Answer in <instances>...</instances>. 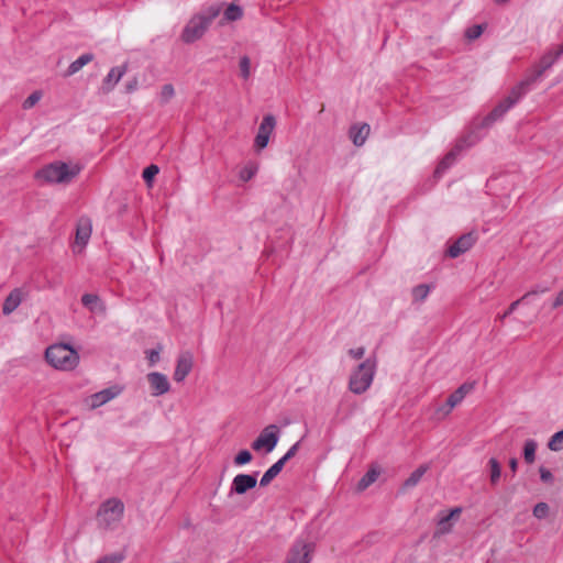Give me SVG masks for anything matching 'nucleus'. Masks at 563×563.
<instances>
[{
    "label": "nucleus",
    "mask_w": 563,
    "mask_h": 563,
    "mask_svg": "<svg viewBox=\"0 0 563 563\" xmlns=\"http://www.w3.org/2000/svg\"><path fill=\"white\" fill-rule=\"evenodd\" d=\"M219 5H210L199 13L194 14L183 29L180 40L186 44L195 43L200 40L213 20L220 14Z\"/></svg>",
    "instance_id": "1"
},
{
    "label": "nucleus",
    "mask_w": 563,
    "mask_h": 563,
    "mask_svg": "<svg viewBox=\"0 0 563 563\" xmlns=\"http://www.w3.org/2000/svg\"><path fill=\"white\" fill-rule=\"evenodd\" d=\"M81 169V165L77 163L68 164L62 161H55L37 170L36 178L52 185H67L80 174Z\"/></svg>",
    "instance_id": "2"
},
{
    "label": "nucleus",
    "mask_w": 563,
    "mask_h": 563,
    "mask_svg": "<svg viewBox=\"0 0 563 563\" xmlns=\"http://www.w3.org/2000/svg\"><path fill=\"white\" fill-rule=\"evenodd\" d=\"M46 361L55 368L70 371L75 368L79 362V355L68 344H53L46 349Z\"/></svg>",
    "instance_id": "3"
},
{
    "label": "nucleus",
    "mask_w": 563,
    "mask_h": 563,
    "mask_svg": "<svg viewBox=\"0 0 563 563\" xmlns=\"http://www.w3.org/2000/svg\"><path fill=\"white\" fill-rule=\"evenodd\" d=\"M375 374V362L371 358L361 363L352 373L349 380V388L352 393L361 395L365 393Z\"/></svg>",
    "instance_id": "4"
},
{
    "label": "nucleus",
    "mask_w": 563,
    "mask_h": 563,
    "mask_svg": "<svg viewBox=\"0 0 563 563\" xmlns=\"http://www.w3.org/2000/svg\"><path fill=\"white\" fill-rule=\"evenodd\" d=\"M123 514L124 504L119 498H109L98 509V525L106 529L113 528L121 521Z\"/></svg>",
    "instance_id": "5"
},
{
    "label": "nucleus",
    "mask_w": 563,
    "mask_h": 563,
    "mask_svg": "<svg viewBox=\"0 0 563 563\" xmlns=\"http://www.w3.org/2000/svg\"><path fill=\"white\" fill-rule=\"evenodd\" d=\"M528 90L520 84L516 85L509 95L501 100L484 119L483 126H490L496 121L500 120L509 109H511Z\"/></svg>",
    "instance_id": "6"
},
{
    "label": "nucleus",
    "mask_w": 563,
    "mask_h": 563,
    "mask_svg": "<svg viewBox=\"0 0 563 563\" xmlns=\"http://www.w3.org/2000/svg\"><path fill=\"white\" fill-rule=\"evenodd\" d=\"M562 55L563 44L559 45L554 51L545 53L541 57L539 64L533 68L532 73L519 84L529 91L531 87L543 76L544 71L548 70Z\"/></svg>",
    "instance_id": "7"
},
{
    "label": "nucleus",
    "mask_w": 563,
    "mask_h": 563,
    "mask_svg": "<svg viewBox=\"0 0 563 563\" xmlns=\"http://www.w3.org/2000/svg\"><path fill=\"white\" fill-rule=\"evenodd\" d=\"M280 438V430L276 424L265 427L260 435L253 441L252 449L256 452H272L277 445Z\"/></svg>",
    "instance_id": "8"
},
{
    "label": "nucleus",
    "mask_w": 563,
    "mask_h": 563,
    "mask_svg": "<svg viewBox=\"0 0 563 563\" xmlns=\"http://www.w3.org/2000/svg\"><path fill=\"white\" fill-rule=\"evenodd\" d=\"M92 233V223L90 218L80 217L76 224L75 241L73 245L74 253H81L88 244Z\"/></svg>",
    "instance_id": "9"
},
{
    "label": "nucleus",
    "mask_w": 563,
    "mask_h": 563,
    "mask_svg": "<svg viewBox=\"0 0 563 563\" xmlns=\"http://www.w3.org/2000/svg\"><path fill=\"white\" fill-rule=\"evenodd\" d=\"M471 145L472 143H468L467 139L459 140L454 147L440 161L434 170V176L440 178L451 166L455 164L460 154Z\"/></svg>",
    "instance_id": "10"
},
{
    "label": "nucleus",
    "mask_w": 563,
    "mask_h": 563,
    "mask_svg": "<svg viewBox=\"0 0 563 563\" xmlns=\"http://www.w3.org/2000/svg\"><path fill=\"white\" fill-rule=\"evenodd\" d=\"M474 389V383H464L454 390L446 399V402L437 409V413L441 417L448 416L454 407L462 402L467 394Z\"/></svg>",
    "instance_id": "11"
},
{
    "label": "nucleus",
    "mask_w": 563,
    "mask_h": 563,
    "mask_svg": "<svg viewBox=\"0 0 563 563\" xmlns=\"http://www.w3.org/2000/svg\"><path fill=\"white\" fill-rule=\"evenodd\" d=\"M313 552V544L302 540H296L290 548L286 563H310Z\"/></svg>",
    "instance_id": "12"
},
{
    "label": "nucleus",
    "mask_w": 563,
    "mask_h": 563,
    "mask_svg": "<svg viewBox=\"0 0 563 563\" xmlns=\"http://www.w3.org/2000/svg\"><path fill=\"white\" fill-rule=\"evenodd\" d=\"M275 126H276L275 117L272 114H266L263 118V120L258 126L257 134L254 139V147L256 151H262L268 145L269 137H271Z\"/></svg>",
    "instance_id": "13"
},
{
    "label": "nucleus",
    "mask_w": 563,
    "mask_h": 563,
    "mask_svg": "<svg viewBox=\"0 0 563 563\" xmlns=\"http://www.w3.org/2000/svg\"><path fill=\"white\" fill-rule=\"evenodd\" d=\"M476 241L477 234L475 232L464 233L449 246L446 255L451 258H456L467 252Z\"/></svg>",
    "instance_id": "14"
},
{
    "label": "nucleus",
    "mask_w": 563,
    "mask_h": 563,
    "mask_svg": "<svg viewBox=\"0 0 563 563\" xmlns=\"http://www.w3.org/2000/svg\"><path fill=\"white\" fill-rule=\"evenodd\" d=\"M194 365V356L191 352L185 351L179 354L177 364L174 372V379L176 382H183L188 374L191 372Z\"/></svg>",
    "instance_id": "15"
},
{
    "label": "nucleus",
    "mask_w": 563,
    "mask_h": 563,
    "mask_svg": "<svg viewBox=\"0 0 563 563\" xmlns=\"http://www.w3.org/2000/svg\"><path fill=\"white\" fill-rule=\"evenodd\" d=\"M147 380L151 386L152 395L153 396H162L169 391L170 384L168 382V378L166 375L158 373V372H152L147 374Z\"/></svg>",
    "instance_id": "16"
},
{
    "label": "nucleus",
    "mask_w": 563,
    "mask_h": 563,
    "mask_svg": "<svg viewBox=\"0 0 563 563\" xmlns=\"http://www.w3.org/2000/svg\"><path fill=\"white\" fill-rule=\"evenodd\" d=\"M257 484L256 474H238L231 484V493L243 495Z\"/></svg>",
    "instance_id": "17"
},
{
    "label": "nucleus",
    "mask_w": 563,
    "mask_h": 563,
    "mask_svg": "<svg viewBox=\"0 0 563 563\" xmlns=\"http://www.w3.org/2000/svg\"><path fill=\"white\" fill-rule=\"evenodd\" d=\"M371 128L367 123H355L349 130V137L355 146H362L367 140Z\"/></svg>",
    "instance_id": "18"
},
{
    "label": "nucleus",
    "mask_w": 563,
    "mask_h": 563,
    "mask_svg": "<svg viewBox=\"0 0 563 563\" xmlns=\"http://www.w3.org/2000/svg\"><path fill=\"white\" fill-rule=\"evenodd\" d=\"M126 69H128L126 65L112 67L109 70L108 75L103 79L102 90L104 92L111 91L114 88V86L121 80V78L124 76V74L126 73Z\"/></svg>",
    "instance_id": "19"
},
{
    "label": "nucleus",
    "mask_w": 563,
    "mask_h": 563,
    "mask_svg": "<svg viewBox=\"0 0 563 563\" xmlns=\"http://www.w3.org/2000/svg\"><path fill=\"white\" fill-rule=\"evenodd\" d=\"M24 292L21 288L13 289L8 297L5 298L3 306H2V312L3 314L8 316L12 313L23 301L24 299Z\"/></svg>",
    "instance_id": "20"
},
{
    "label": "nucleus",
    "mask_w": 563,
    "mask_h": 563,
    "mask_svg": "<svg viewBox=\"0 0 563 563\" xmlns=\"http://www.w3.org/2000/svg\"><path fill=\"white\" fill-rule=\"evenodd\" d=\"M462 512V509L460 507L453 508L448 515H444L440 517L438 520V528L435 531V536H442L451 532L452 530V522L451 520L454 517H457Z\"/></svg>",
    "instance_id": "21"
},
{
    "label": "nucleus",
    "mask_w": 563,
    "mask_h": 563,
    "mask_svg": "<svg viewBox=\"0 0 563 563\" xmlns=\"http://www.w3.org/2000/svg\"><path fill=\"white\" fill-rule=\"evenodd\" d=\"M120 390L112 387V388H106L99 393H96L91 396V407L92 408H97V407H100L104 404H107L108 401H110L111 399H113L114 397H117L119 395Z\"/></svg>",
    "instance_id": "22"
},
{
    "label": "nucleus",
    "mask_w": 563,
    "mask_h": 563,
    "mask_svg": "<svg viewBox=\"0 0 563 563\" xmlns=\"http://www.w3.org/2000/svg\"><path fill=\"white\" fill-rule=\"evenodd\" d=\"M82 305L93 313H103L106 307L97 295L85 294L81 297Z\"/></svg>",
    "instance_id": "23"
},
{
    "label": "nucleus",
    "mask_w": 563,
    "mask_h": 563,
    "mask_svg": "<svg viewBox=\"0 0 563 563\" xmlns=\"http://www.w3.org/2000/svg\"><path fill=\"white\" fill-rule=\"evenodd\" d=\"M379 470L375 466L371 467L366 474L358 481L356 485L357 492H363L375 483L379 476Z\"/></svg>",
    "instance_id": "24"
},
{
    "label": "nucleus",
    "mask_w": 563,
    "mask_h": 563,
    "mask_svg": "<svg viewBox=\"0 0 563 563\" xmlns=\"http://www.w3.org/2000/svg\"><path fill=\"white\" fill-rule=\"evenodd\" d=\"M93 59V55L90 53H86L80 55L76 60H74L67 69L66 76H71L78 73L84 66L89 64Z\"/></svg>",
    "instance_id": "25"
},
{
    "label": "nucleus",
    "mask_w": 563,
    "mask_h": 563,
    "mask_svg": "<svg viewBox=\"0 0 563 563\" xmlns=\"http://www.w3.org/2000/svg\"><path fill=\"white\" fill-rule=\"evenodd\" d=\"M548 289L547 288H537V289H533L531 291H528L527 294H525L520 299L514 301L509 308L504 312V314L500 317L501 319H505L507 318L509 314H511L516 309L517 307L521 303V302H527L528 299L534 295H539V294H543Z\"/></svg>",
    "instance_id": "26"
},
{
    "label": "nucleus",
    "mask_w": 563,
    "mask_h": 563,
    "mask_svg": "<svg viewBox=\"0 0 563 563\" xmlns=\"http://www.w3.org/2000/svg\"><path fill=\"white\" fill-rule=\"evenodd\" d=\"M283 462H275L262 476L260 481L261 486H267L283 470Z\"/></svg>",
    "instance_id": "27"
},
{
    "label": "nucleus",
    "mask_w": 563,
    "mask_h": 563,
    "mask_svg": "<svg viewBox=\"0 0 563 563\" xmlns=\"http://www.w3.org/2000/svg\"><path fill=\"white\" fill-rule=\"evenodd\" d=\"M427 470V465H420L417 470H415L410 474V476L404 482L402 489L405 490L407 488L415 487L420 482Z\"/></svg>",
    "instance_id": "28"
},
{
    "label": "nucleus",
    "mask_w": 563,
    "mask_h": 563,
    "mask_svg": "<svg viewBox=\"0 0 563 563\" xmlns=\"http://www.w3.org/2000/svg\"><path fill=\"white\" fill-rule=\"evenodd\" d=\"M489 481L492 485H497L501 476V466L497 459L492 457L488 461Z\"/></svg>",
    "instance_id": "29"
},
{
    "label": "nucleus",
    "mask_w": 563,
    "mask_h": 563,
    "mask_svg": "<svg viewBox=\"0 0 563 563\" xmlns=\"http://www.w3.org/2000/svg\"><path fill=\"white\" fill-rule=\"evenodd\" d=\"M537 442L532 439H529L525 442L523 446V459L526 463L531 464L536 460V450H537Z\"/></svg>",
    "instance_id": "30"
},
{
    "label": "nucleus",
    "mask_w": 563,
    "mask_h": 563,
    "mask_svg": "<svg viewBox=\"0 0 563 563\" xmlns=\"http://www.w3.org/2000/svg\"><path fill=\"white\" fill-rule=\"evenodd\" d=\"M258 172V165L254 162H249L241 170H240V179L244 183L251 180L256 173Z\"/></svg>",
    "instance_id": "31"
},
{
    "label": "nucleus",
    "mask_w": 563,
    "mask_h": 563,
    "mask_svg": "<svg viewBox=\"0 0 563 563\" xmlns=\"http://www.w3.org/2000/svg\"><path fill=\"white\" fill-rule=\"evenodd\" d=\"M224 19L227 21H238L243 16V10L241 7L231 3L225 10H224Z\"/></svg>",
    "instance_id": "32"
},
{
    "label": "nucleus",
    "mask_w": 563,
    "mask_h": 563,
    "mask_svg": "<svg viewBox=\"0 0 563 563\" xmlns=\"http://www.w3.org/2000/svg\"><path fill=\"white\" fill-rule=\"evenodd\" d=\"M430 292V287L426 284H420L412 289V298L415 301H423Z\"/></svg>",
    "instance_id": "33"
},
{
    "label": "nucleus",
    "mask_w": 563,
    "mask_h": 563,
    "mask_svg": "<svg viewBox=\"0 0 563 563\" xmlns=\"http://www.w3.org/2000/svg\"><path fill=\"white\" fill-rule=\"evenodd\" d=\"M240 76L247 80L251 76V59L247 56H242L239 63Z\"/></svg>",
    "instance_id": "34"
},
{
    "label": "nucleus",
    "mask_w": 563,
    "mask_h": 563,
    "mask_svg": "<svg viewBox=\"0 0 563 563\" xmlns=\"http://www.w3.org/2000/svg\"><path fill=\"white\" fill-rule=\"evenodd\" d=\"M562 442H563V430L561 431H558L556 433H554L549 443H548V448L551 450V451H560L562 449Z\"/></svg>",
    "instance_id": "35"
},
{
    "label": "nucleus",
    "mask_w": 563,
    "mask_h": 563,
    "mask_svg": "<svg viewBox=\"0 0 563 563\" xmlns=\"http://www.w3.org/2000/svg\"><path fill=\"white\" fill-rule=\"evenodd\" d=\"M175 95V89L173 85L166 84L162 87L159 92V100L162 103H167Z\"/></svg>",
    "instance_id": "36"
},
{
    "label": "nucleus",
    "mask_w": 563,
    "mask_h": 563,
    "mask_svg": "<svg viewBox=\"0 0 563 563\" xmlns=\"http://www.w3.org/2000/svg\"><path fill=\"white\" fill-rule=\"evenodd\" d=\"M42 98V92L40 90L33 91L24 101L23 109L33 108Z\"/></svg>",
    "instance_id": "37"
},
{
    "label": "nucleus",
    "mask_w": 563,
    "mask_h": 563,
    "mask_svg": "<svg viewBox=\"0 0 563 563\" xmlns=\"http://www.w3.org/2000/svg\"><path fill=\"white\" fill-rule=\"evenodd\" d=\"M252 461V454L247 450L240 451L234 457V463L236 465H244Z\"/></svg>",
    "instance_id": "38"
},
{
    "label": "nucleus",
    "mask_w": 563,
    "mask_h": 563,
    "mask_svg": "<svg viewBox=\"0 0 563 563\" xmlns=\"http://www.w3.org/2000/svg\"><path fill=\"white\" fill-rule=\"evenodd\" d=\"M549 514V506L545 503H538L533 508V516L538 519H543Z\"/></svg>",
    "instance_id": "39"
},
{
    "label": "nucleus",
    "mask_w": 563,
    "mask_h": 563,
    "mask_svg": "<svg viewBox=\"0 0 563 563\" xmlns=\"http://www.w3.org/2000/svg\"><path fill=\"white\" fill-rule=\"evenodd\" d=\"M483 31L484 29L481 24H475L466 30L465 36L471 41L476 40L482 35Z\"/></svg>",
    "instance_id": "40"
},
{
    "label": "nucleus",
    "mask_w": 563,
    "mask_h": 563,
    "mask_svg": "<svg viewBox=\"0 0 563 563\" xmlns=\"http://www.w3.org/2000/svg\"><path fill=\"white\" fill-rule=\"evenodd\" d=\"M123 560H124L123 554L113 553V554L102 556L96 563H122Z\"/></svg>",
    "instance_id": "41"
},
{
    "label": "nucleus",
    "mask_w": 563,
    "mask_h": 563,
    "mask_svg": "<svg viewBox=\"0 0 563 563\" xmlns=\"http://www.w3.org/2000/svg\"><path fill=\"white\" fill-rule=\"evenodd\" d=\"M159 168L156 165H150L143 170V179L146 183H151L152 179L158 174Z\"/></svg>",
    "instance_id": "42"
},
{
    "label": "nucleus",
    "mask_w": 563,
    "mask_h": 563,
    "mask_svg": "<svg viewBox=\"0 0 563 563\" xmlns=\"http://www.w3.org/2000/svg\"><path fill=\"white\" fill-rule=\"evenodd\" d=\"M300 442H296L294 445L289 448V450L282 456L278 461L283 462L285 466L286 462H288L291 457H294L299 449Z\"/></svg>",
    "instance_id": "43"
},
{
    "label": "nucleus",
    "mask_w": 563,
    "mask_h": 563,
    "mask_svg": "<svg viewBox=\"0 0 563 563\" xmlns=\"http://www.w3.org/2000/svg\"><path fill=\"white\" fill-rule=\"evenodd\" d=\"M539 473H540V479L543 483H547V484H552L553 483L554 477H553L552 473L548 468L541 466L539 468Z\"/></svg>",
    "instance_id": "44"
},
{
    "label": "nucleus",
    "mask_w": 563,
    "mask_h": 563,
    "mask_svg": "<svg viewBox=\"0 0 563 563\" xmlns=\"http://www.w3.org/2000/svg\"><path fill=\"white\" fill-rule=\"evenodd\" d=\"M349 355L354 360H361L365 354V349L363 346L354 347L349 350Z\"/></svg>",
    "instance_id": "45"
},
{
    "label": "nucleus",
    "mask_w": 563,
    "mask_h": 563,
    "mask_svg": "<svg viewBox=\"0 0 563 563\" xmlns=\"http://www.w3.org/2000/svg\"><path fill=\"white\" fill-rule=\"evenodd\" d=\"M147 358L151 365H154L159 360V351L150 350L147 352Z\"/></svg>",
    "instance_id": "46"
},
{
    "label": "nucleus",
    "mask_w": 563,
    "mask_h": 563,
    "mask_svg": "<svg viewBox=\"0 0 563 563\" xmlns=\"http://www.w3.org/2000/svg\"><path fill=\"white\" fill-rule=\"evenodd\" d=\"M563 305V289L558 294L554 301L552 302V308H558Z\"/></svg>",
    "instance_id": "47"
},
{
    "label": "nucleus",
    "mask_w": 563,
    "mask_h": 563,
    "mask_svg": "<svg viewBox=\"0 0 563 563\" xmlns=\"http://www.w3.org/2000/svg\"><path fill=\"white\" fill-rule=\"evenodd\" d=\"M128 92H133L137 88V79L129 81L125 86Z\"/></svg>",
    "instance_id": "48"
},
{
    "label": "nucleus",
    "mask_w": 563,
    "mask_h": 563,
    "mask_svg": "<svg viewBox=\"0 0 563 563\" xmlns=\"http://www.w3.org/2000/svg\"><path fill=\"white\" fill-rule=\"evenodd\" d=\"M509 467L511 470V472L515 474L517 472V468H518V460L516 457H512L509 460Z\"/></svg>",
    "instance_id": "49"
},
{
    "label": "nucleus",
    "mask_w": 563,
    "mask_h": 563,
    "mask_svg": "<svg viewBox=\"0 0 563 563\" xmlns=\"http://www.w3.org/2000/svg\"><path fill=\"white\" fill-rule=\"evenodd\" d=\"M494 1H495V3H497V4H505V3H507L509 0H494Z\"/></svg>",
    "instance_id": "50"
}]
</instances>
